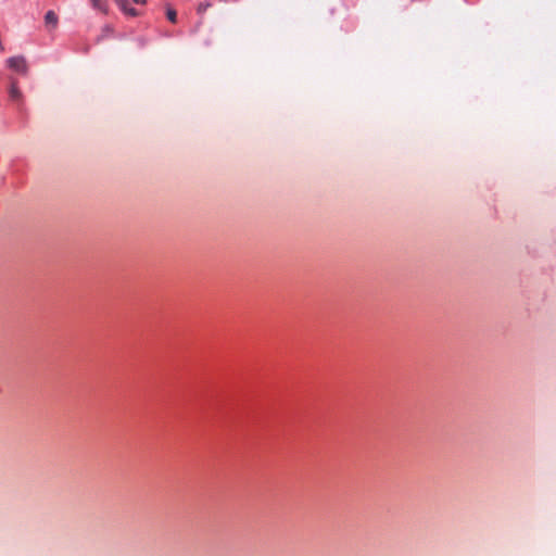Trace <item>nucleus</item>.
Returning a JSON list of instances; mask_svg holds the SVG:
<instances>
[{
	"instance_id": "nucleus-1",
	"label": "nucleus",
	"mask_w": 556,
	"mask_h": 556,
	"mask_svg": "<svg viewBox=\"0 0 556 556\" xmlns=\"http://www.w3.org/2000/svg\"><path fill=\"white\" fill-rule=\"evenodd\" d=\"M7 64H8L9 68H11L17 73H21V74L27 73V70H28L27 63H26L25 58L22 55L9 58L7 61Z\"/></svg>"
},
{
	"instance_id": "nucleus-2",
	"label": "nucleus",
	"mask_w": 556,
	"mask_h": 556,
	"mask_svg": "<svg viewBox=\"0 0 556 556\" xmlns=\"http://www.w3.org/2000/svg\"><path fill=\"white\" fill-rule=\"evenodd\" d=\"M9 98L13 103L16 104L17 110L21 111L23 109V93L20 90L16 80L11 81Z\"/></svg>"
},
{
	"instance_id": "nucleus-3",
	"label": "nucleus",
	"mask_w": 556,
	"mask_h": 556,
	"mask_svg": "<svg viewBox=\"0 0 556 556\" xmlns=\"http://www.w3.org/2000/svg\"><path fill=\"white\" fill-rule=\"evenodd\" d=\"M117 8L126 15L136 17L139 15V11L129 5L128 0H114Z\"/></svg>"
},
{
	"instance_id": "nucleus-4",
	"label": "nucleus",
	"mask_w": 556,
	"mask_h": 556,
	"mask_svg": "<svg viewBox=\"0 0 556 556\" xmlns=\"http://www.w3.org/2000/svg\"><path fill=\"white\" fill-rule=\"evenodd\" d=\"M45 23H46V26H48V27H51L53 29L56 28L58 23H59V17L54 11L50 10L46 13Z\"/></svg>"
},
{
	"instance_id": "nucleus-5",
	"label": "nucleus",
	"mask_w": 556,
	"mask_h": 556,
	"mask_svg": "<svg viewBox=\"0 0 556 556\" xmlns=\"http://www.w3.org/2000/svg\"><path fill=\"white\" fill-rule=\"evenodd\" d=\"M91 5L102 12L106 11V0H90Z\"/></svg>"
},
{
	"instance_id": "nucleus-6",
	"label": "nucleus",
	"mask_w": 556,
	"mask_h": 556,
	"mask_svg": "<svg viewBox=\"0 0 556 556\" xmlns=\"http://www.w3.org/2000/svg\"><path fill=\"white\" fill-rule=\"evenodd\" d=\"M166 16H167L168 21H170L172 23H176V21H177V13H176V11L174 9L167 8Z\"/></svg>"
},
{
	"instance_id": "nucleus-7",
	"label": "nucleus",
	"mask_w": 556,
	"mask_h": 556,
	"mask_svg": "<svg viewBox=\"0 0 556 556\" xmlns=\"http://www.w3.org/2000/svg\"><path fill=\"white\" fill-rule=\"evenodd\" d=\"M210 7H211L210 2H201L198 5L197 11H198L199 14H203Z\"/></svg>"
},
{
	"instance_id": "nucleus-8",
	"label": "nucleus",
	"mask_w": 556,
	"mask_h": 556,
	"mask_svg": "<svg viewBox=\"0 0 556 556\" xmlns=\"http://www.w3.org/2000/svg\"><path fill=\"white\" fill-rule=\"evenodd\" d=\"M134 2L137 4H144L147 0H134Z\"/></svg>"
}]
</instances>
